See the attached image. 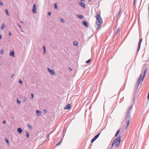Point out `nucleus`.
I'll list each match as a JSON object with an SVG mask.
<instances>
[{"label":"nucleus","mask_w":149,"mask_h":149,"mask_svg":"<svg viewBox=\"0 0 149 149\" xmlns=\"http://www.w3.org/2000/svg\"><path fill=\"white\" fill-rule=\"evenodd\" d=\"M133 106V105L130 106L129 107L128 109L127 110V113L125 116V120L127 121V125L125 128V129H127V126L129 125L130 123V121L131 118L130 110H131L132 109Z\"/></svg>","instance_id":"1"},{"label":"nucleus","mask_w":149,"mask_h":149,"mask_svg":"<svg viewBox=\"0 0 149 149\" xmlns=\"http://www.w3.org/2000/svg\"><path fill=\"white\" fill-rule=\"evenodd\" d=\"M97 21L96 22L95 26L96 27V29L99 30L101 28L102 23V20L100 14L97 15Z\"/></svg>","instance_id":"2"},{"label":"nucleus","mask_w":149,"mask_h":149,"mask_svg":"<svg viewBox=\"0 0 149 149\" xmlns=\"http://www.w3.org/2000/svg\"><path fill=\"white\" fill-rule=\"evenodd\" d=\"M147 70H148V69L147 68L144 69V71L143 72V76L142 78H142V75L143 73L142 72H141V74L140 75V76L138 79L137 84L135 86V87L136 88V89H137L138 88L139 85V84L140 83L141 80L142 81H143L144 78L146 74L147 71Z\"/></svg>","instance_id":"3"},{"label":"nucleus","mask_w":149,"mask_h":149,"mask_svg":"<svg viewBox=\"0 0 149 149\" xmlns=\"http://www.w3.org/2000/svg\"><path fill=\"white\" fill-rule=\"evenodd\" d=\"M120 138V135H119L113 141L114 143L115 146L116 147H118L120 144L121 141Z\"/></svg>","instance_id":"4"},{"label":"nucleus","mask_w":149,"mask_h":149,"mask_svg":"<svg viewBox=\"0 0 149 149\" xmlns=\"http://www.w3.org/2000/svg\"><path fill=\"white\" fill-rule=\"evenodd\" d=\"M48 71L49 72L50 74L52 75H55V73L53 70L49 68H47Z\"/></svg>","instance_id":"5"},{"label":"nucleus","mask_w":149,"mask_h":149,"mask_svg":"<svg viewBox=\"0 0 149 149\" xmlns=\"http://www.w3.org/2000/svg\"><path fill=\"white\" fill-rule=\"evenodd\" d=\"M142 38L140 39L139 40V44H138V49L137 50V52H139V49H140V47H141V43L142 42Z\"/></svg>","instance_id":"6"},{"label":"nucleus","mask_w":149,"mask_h":149,"mask_svg":"<svg viewBox=\"0 0 149 149\" xmlns=\"http://www.w3.org/2000/svg\"><path fill=\"white\" fill-rule=\"evenodd\" d=\"M36 5L34 4L33 5L32 12L33 13H36Z\"/></svg>","instance_id":"7"},{"label":"nucleus","mask_w":149,"mask_h":149,"mask_svg":"<svg viewBox=\"0 0 149 149\" xmlns=\"http://www.w3.org/2000/svg\"><path fill=\"white\" fill-rule=\"evenodd\" d=\"M36 115L38 116H39L40 115H41L42 114V112L41 111H39V110H36Z\"/></svg>","instance_id":"8"},{"label":"nucleus","mask_w":149,"mask_h":149,"mask_svg":"<svg viewBox=\"0 0 149 149\" xmlns=\"http://www.w3.org/2000/svg\"><path fill=\"white\" fill-rule=\"evenodd\" d=\"M83 24L86 27H88V25L87 22L85 21H83L82 22Z\"/></svg>","instance_id":"9"},{"label":"nucleus","mask_w":149,"mask_h":149,"mask_svg":"<svg viewBox=\"0 0 149 149\" xmlns=\"http://www.w3.org/2000/svg\"><path fill=\"white\" fill-rule=\"evenodd\" d=\"M79 4L80 6H81L82 7L85 8V4L81 2H79Z\"/></svg>","instance_id":"10"},{"label":"nucleus","mask_w":149,"mask_h":149,"mask_svg":"<svg viewBox=\"0 0 149 149\" xmlns=\"http://www.w3.org/2000/svg\"><path fill=\"white\" fill-rule=\"evenodd\" d=\"M10 55L12 57H15V52L14 51H10Z\"/></svg>","instance_id":"11"},{"label":"nucleus","mask_w":149,"mask_h":149,"mask_svg":"<svg viewBox=\"0 0 149 149\" xmlns=\"http://www.w3.org/2000/svg\"><path fill=\"white\" fill-rule=\"evenodd\" d=\"M71 107V104H67L64 108L65 109H69Z\"/></svg>","instance_id":"12"},{"label":"nucleus","mask_w":149,"mask_h":149,"mask_svg":"<svg viewBox=\"0 0 149 149\" xmlns=\"http://www.w3.org/2000/svg\"><path fill=\"white\" fill-rule=\"evenodd\" d=\"M17 130L18 132L20 134L21 133L23 132L22 130L20 127L18 128Z\"/></svg>","instance_id":"13"},{"label":"nucleus","mask_w":149,"mask_h":149,"mask_svg":"<svg viewBox=\"0 0 149 149\" xmlns=\"http://www.w3.org/2000/svg\"><path fill=\"white\" fill-rule=\"evenodd\" d=\"M5 27V24L4 23L2 24L1 27V30H3Z\"/></svg>","instance_id":"14"},{"label":"nucleus","mask_w":149,"mask_h":149,"mask_svg":"<svg viewBox=\"0 0 149 149\" xmlns=\"http://www.w3.org/2000/svg\"><path fill=\"white\" fill-rule=\"evenodd\" d=\"M63 139L62 138H61L60 140V141L58 143H56V146H58L60 144H61V142H62V140Z\"/></svg>","instance_id":"15"},{"label":"nucleus","mask_w":149,"mask_h":149,"mask_svg":"<svg viewBox=\"0 0 149 149\" xmlns=\"http://www.w3.org/2000/svg\"><path fill=\"white\" fill-rule=\"evenodd\" d=\"M77 16L78 17V18L80 19H82L83 17V16L82 15L80 14L77 15Z\"/></svg>","instance_id":"16"},{"label":"nucleus","mask_w":149,"mask_h":149,"mask_svg":"<svg viewBox=\"0 0 149 149\" xmlns=\"http://www.w3.org/2000/svg\"><path fill=\"white\" fill-rule=\"evenodd\" d=\"M100 133H98L94 137L96 139L100 135Z\"/></svg>","instance_id":"17"},{"label":"nucleus","mask_w":149,"mask_h":149,"mask_svg":"<svg viewBox=\"0 0 149 149\" xmlns=\"http://www.w3.org/2000/svg\"><path fill=\"white\" fill-rule=\"evenodd\" d=\"M5 141H6V143L8 144L9 145L10 144L7 138L5 139Z\"/></svg>","instance_id":"18"},{"label":"nucleus","mask_w":149,"mask_h":149,"mask_svg":"<svg viewBox=\"0 0 149 149\" xmlns=\"http://www.w3.org/2000/svg\"><path fill=\"white\" fill-rule=\"evenodd\" d=\"M73 45L75 46H77L78 45V42L76 41H74L73 42Z\"/></svg>","instance_id":"19"},{"label":"nucleus","mask_w":149,"mask_h":149,"mask_svg":"<svg viewBox=\"0 0 149 149\" xmlns=\"http://www.w3.org/2000/svg\"><path fill=\"white\" fill-rule=\"evenodd\" d=\"M5 11H6V14L8 16H9V12H8V9H6L5 10Z\"/></svg>","instance_id":"20"},{"label":"nucleus","mask_w":149,"mask_h":149,"mask_svg":"<svg viewBox=\"0 0 149 149\" xmlns=\"http://www.w3.org/2000/svg\"><path fill=\"white\" fill-rule=\"evenodd\" d=\"M120 31V29H119V28H118L117 29V30H116V32L115 34H116V35H117V34L118 33V32L119 31Z\"/></svg>","instance_id":"21"},{"label":"nucleus","mask_w":149,"mask_h":149,"mask_svg":"<svg viewBox=\"0 0 149 149\" xmlns=\"http://www.w3.org/2000/svg\"><path fill=\"white\" fill-rule=\"evenodd\" d=\"M119 130H118L117 131V132L116 133L115 135V136L116 137L117 136L119 132Z\"/></svg>","instance_id":"22"},{"label":"nucleus","mask_w":149,"mask_h":149,"mask_svg":"<svg viewBox=\"0 0 149 149\" xmlns=\"http://www.w3.org/2000/svg\"><path fill=\"white\" fill-rule=\"evenodd\" d=\"M4 52V50L3 49H1L0 51V53L1 54H3Z\"/></svg>","instance_id":"23"},{"label":"nucleus","mask_w":149,"mask_h":149,"mask_svg":"<svg viewBox=\"0 0 149 149\" xmlns=\"http://www.w3.org/2000/svg\"><path fill=\"white\" fill-rule=\"evenodd\" d=\"M26 97L25 96L24 97V99H23V102L24 103L25 102V101L26 100Z\"/></svg>","instance_id":"24"},{"label":"nucleus","mask_w":149,"mask_h":149,"mask_svg":"<svg viewBox=\"0 0 149 149\" xmlns=\"http://www.w3.org/2000/svg\"><path fill=\"white\" fill-rule=\"evenodd\" d=\"M96 140V139L95 138H93L91 140V143H93V142L95 140Z\"/></svg>","instance_id":"25"},{"label":"nucleus","mask_w":149,"mask_h":149,"mask_svg":"<svg viewBox=\"0 0 149 149\" xmlns=\"http://www.w3.org/2000/svg\"><path fill=\"white\" fill-rule=\"evenodd\" d=\"M60 20L63 23H64L65 22V20L62 18H61Z\"/></svg>","instance_id":"26"},{"label":"nucleus","mask_w":149,"mask_h":149,"mask_svg":"<svg viewBox=\"0 0 149 149\" xmlns=\"http://www.w3.org/2000/svg\"><path fill=\"white\" fill-rule=\"evenodd\" d=\"M91 61V59H88V60L86 62L87 63H89Z\"/></svg>","instance_id":"27"},{"label":"nucleus","mask_w":149,"mask_h":149,"mask_svg":"<svg viewBox=\"0 0 149 149\" xmlns=\"http://www.w3.org/2000/svg\"><path fill=\"white\" fill-rule=\"evenodd\" d=\"M121 12V8H120L119 10L118 13V16H117L118 17L119 15H120Z\"/></svg>","instance_id":"28"},{"label":"nucleus","mask_w":149,"mask_h":149,"mask_svg":"<svg viewBox=\"0 0 149 149\" xmlns=\"http://www.w3.org/2000/svg\"><path fill=\"white\" fill-rule=\"evenodd\" d=\"M19 82L22 85L23 84V82L20 79H19Z\"/></svg>","instance_id":"29"},{"label":"nucleus","mask_w":149,"mask_h":149,"mask_svg":"<svg viewBox=\"0 0 149 149\" xmlns=\"http://www.w3.org/2000/svg\"><path fill=\"white\" fill-rule=\"evenodd\" d=\"M17 102L19 104H20V103H21V102L18 99H17Z\"/></svg>","instance_id":"30"},{"label":"nucleus","mask_w":149,"mask_h":149,"mask_svg":"<svg viewBox=\"0 0 149 149\" xmlns=\"http://www.w3.org/2000/svg\"><path fill=\"white\" fill-rule=\"evenodd\" d=\"M0 5L1 6H3V3L1 1H0Z\"/></svg>","instance_id":"31"},{"label":"nucleus","mask_w":149,"mask_h":149,"mask_svg":"<svg viewBox=\"0 0 149 149\" xmlns=\"http://www.w3.org/2000/svg\"><path fill=\"white\" fill-rule=\"evenodd\" d=\"M31 99H33V98L34 97V95L33 93H31Z\"/></svg>","instance_id":"32"},{"label":"nucleus","mask_w":149,"mask_h":149,"mask_svg":"<svg viewBox=\"0 0 149 149\" xmlns=\"http://www.w3.org/2000/svg\"><path fill=\"white\" fill-rule=\"evenodd\" d=\"M26 136L27 138H28L29 136V134L28 132H27L26 134Z\"/></svg>","instance_id":"33"},{"label":"nucleus","mask_w":149,"mask_h":149,"mask_svg":"<svg viewBox=\"0 0 149 149\" xmlns=\"http://www.w3.org/2000/svg\"><path fill=\"white\" fill-rule=\"evenodd\" d=\"M54 7L55 9H56L57 8V5L56 3H55L54 4Z\"/></svg>","instance_id":"34"},{"label":"nucleus","mask_w":149,"mask_h":149,"mask_svg":"<svg viewBox=\"0 0 149 149\" xmlns=\"http://www.w3.org/2000/svg\"><path fill=\"white\" fill-rule=\"evenodd\" d=\"M27 126L29 127L30 128V129H32V127L30 125H28Z\"/></svg>","instance_id":"35"},{"label":"nucleus","mask_w":149,"mask_h":149,"mask_svg":"<svg viewBox=\"0 0 149 149\" xmlns=\"http://www.w3.org/2000/svg\"><path fill=\"white\" fill-rule=\"evenodd\" d=\"M18 26L20 28V29H21V26L19 24H17Z\"/></svg>","instance_id":"36"},{"label":"nucleus","mask_w":149,"mask_h":149,"mask_svg":"<svg viewBox=\"0 0 149 149\" xmlns=\"http://www.w3.org/2000/svg\"><path fill=\"white\" fill-rule=\"evenodd\" d=\"M135 1H136V0H134V6L135 5Z\"/></svg>","instance_id":"37"},{"label":"nucleus","mask_w":149,"mask_h":149,"mask_svg":"<svg viewBox=\"0 0 149 149\" xmlns=\"http://www.w3.org/2000/svg\"><path fill=\"white\" fill-rule=\"evenodd\" d=\"M51 13L50 12H48V15H49V16H50L51 15Z\"/></svg>","instance_id":"38"},{"label":"nucleus","mask_w":149,"mask_h":149,"mask_svg":"<svg viewBox=\"0 0 149 149\" xmlns=\"http://www.w3.org/2000/svg\"><path fill=\"white\" fill-rule=\"evenodd\" d=\"M6 123V121H5V120H4L3 121V124H5Z\"/></svg>","instance_id":"39"},{"label":"nucleus","mask_w":149,"mask_h":149,"mask_svg":"<svg viewBox=\"0 0 149 149\" xmlns=\"http://www.w3.org/2000/svg\"><path fill=\"white\" fill-rule=\"evenodd\" d=\"M9 36H11V35H12V34H11V32H9Z\"/></svg>","instance_id":"40"},{"label":"nucleus","mask_w":149,"mask_h":149,"mask_svg":"<svg viewBox=\"0 0 149 149\" xmlns=\"http://www.w3.org/2000/svg\"><path fill=\"white\" fill-rule=\"evenodd\" d=\"M43 48L44 50H46L45 47L44 46H43Z\"/></svg>","instance_id":"41"},{"label":"nucleus","mask_w":149,"mask_h":149,"mask_svg":"<svg viewBox=\"0 0 149 149\" xmlns=\"http://www.w3.org/2000/svg\"><path fill=\"white\" fill-rule=\"evenodd\" d=\"M114 141L113 142V143H112V146H111V147H112L113 146V145L114 144Z\"/></svg>","instance_id":"42"},{"label":"nucleus","mask_w":149,"mask_h":149,"mask_svg":"<svg viewBox=\"0 0 149 149\" xmlns=\"http://www.w3.org/2000/svg\"><path fill=\"white\" fill-rule=\"evenodd\" d=\"M147 99L148 100L149 99V95H148L147 96Z\"/></svg>","instance_id":"43"},{"label":"nucleus","mask_w":149,"mask_h":149,"mask_svg":"<svg viewBox=\"0 0 149 149\" xmlns=\"http://www.w3.org/2000/svg\"><path fill=\"white\" fill-rule=\"evenodd\" d=\"M134 97H135V96H134ZM134 98L133 99V102H134L135 100V99H134Z\"/></svg>","instance_id":"44"},{"label":"nucleus","mask_w":149,"mask_h":149,"mask_svg":"<svg viewBox=\"0 0 149 149\" xmlns=\"http://www.w3.org/2000/svg\"><path fill=\"white\" fill-rule=\"evenodd\" d=\"M1 35H0V40L1 39Z\"/></svg>","instance_id":"45"},{"label":"nucleus","mask_w":149,"mask_h":149,"mask_svg":"<svg viewBox=\"0 0 149 149\" xmlns=\"http://www.w3.org/2000/svg\"><path fill=\"white\" fill-rule=\"evenodd\" d=\"M70 71H71L72 70V69L71 68H70V69L69 70Z\"/></svg>","instance_id":"46"},{"label":"nucleus","mask_w":149,"mask_h":149,"mask_svg":"<svg viewBox=\"0 0 149 149\" xmlns=\"http://www.w3.org/2000/svg\"><path fill=\"white\" fill-rule=\"evenodd\" d=\"M43 111H45V113L47 112V111L45 109H44Z\"/></svg>","instance_id":"47"},{"label":"nucleus","mask_w":149,"mask_h":149,"mask_svg":"<svg viewBox=\"0 0 149 149\" xmlns=\"http://www.w3.org/2000/svg\"><path fill=\"white\" fill-rule=\"evenodd\" d=\"M81 1H85V0H80Z\"/></svg>","instance_id":"48"},{"label":"nucleus","mask_w":149,"mask_h":149,"mask_svg":"<svg viewBox=\"0 0 149 149\" xmlns=\"http://www.w3.org/2000/svg\"><path fill=\"white\" fill-rule=\"evenodd\" d=\"M88 2H90L91 1V0H88Z\"/></svg>","instance_id":"49"},{"label":"nucleus","mask_w":149,"mask_h":149,"mask_svg":"<svg viewBox=\"0 0 149 149\" xmlns=\"http://www.w3.org/2000/svg\"><path fill=\"white\" fill-rule=\"evenodd\" d=\"M20 30L22 32H24V31H22V29H20Z\"/></svg>","instance_id":"50"},{"label":"nucleus","mask_w":149,"mask_h":149,"mask_svg":"<svg viewBox=\"0 0 149 149\" xmlns=\"http://www.w3.org/2000/svg\"><path fill=\"white\" fill-rule=\"evenodd\" d=\"M44 53H46V50H44Z\"/></svg>","instance_id":"51"},{"label":"nucleus","mask_w":149,"mask_h":149,"mask_svg":"<svg viewBox=\"0 0 149 149\" xmlns=\"http://www.w3.org/2000/svg\"><path fill=\"white\" fill-rule=\"evenodd\" d=\"M20 22H21L22 23H23V21H20Z\"/></svg>","instance_id":"52"},{"label":"nucleus","mask_w":149,"mask_h":149,"mask_svg":"<svg viewBox=\"0 0 149 149\" xmlns=\"http://www.w3.org/2000/svg\"><path fill=\"white\" fill-rule=\"evenodd\" d=\"M14 75V74H13V75H12V78H13V76Z\"/></svg>","instance_id":"53"},{"label":"nucleus","mask_w":149,"mask_h":149,"mask_svg":"<svg viewBox=\"0 0 149 149\" xmlns=\"http://www.w3.org/2000/svg\"><path fill=\"white\" fill-rule=\"evenodd\" d=\"M110 149H111V148H110Z\"/></svg>","instance_id":"54"}]
</instances>
